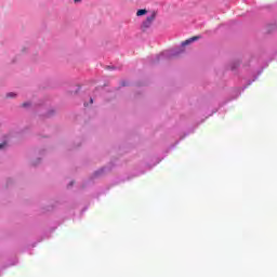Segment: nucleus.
I'll list each match as a JSON object with an SVG mask.
<instances>
[{
	"instance_id": "nucleus-1",
	"label": "nucleus",
	"mask_w": 277,
	"mask_h": 277,
	"mask_svg": "<svg viewBox=\"0 0 277 277\" xmlns=\"http://www.w3.org/2000/svg\"><path fill=\"white\" fill-rule=\"evenodd\" d=\"M155 18H157V13H153L143 22L141 29L142 31H146V29H149V27L153 26V23H155Z\"/></svg>"
},
{
	"instance_id": "nucleus-2",
	"label": "nucleus",
	"mask_w": 277,
	"mask_h": 277,
	"mask_svg": "<svg viewBox=\"0 0 277 277\" xmlns=\"http://www.w3.org/2000/svg\"><path fill=\"white\" fill-rule=\"evenodd\" d=\"M198 38L199 37H193V38L185 40L184 42H182V47H187V44H192V42H196V40H198Z\"/></svg>"
},
{
	"instance_id": "nucleus-3",
	"label": "nucleus",
	"mask_w": 277,
	"mask_h": 277,
	"mask_svg": "<svg viewBox=\"0 0 277 277\" xmlns=\"http://www.w3.org/2000/svg\"><path fill=\"white\" fill-rule=\"evenodd\" d=\"M144 14H148L146 9H141L136 12V16H144Z\"/></svg>"
},
{
	"instance_id": "nucleus-4",
	"label": "nucleus",
	"mask_w": 277,
	"mask_h": 277,
	"mask_svg": "<svg viewBox=\"0 0 277 277\" xmlns=\"http://www.w3.org/2000/svg\"><path fill=\"white\" fill-rule=\"evenodd\" d=\"M6 98H16V93L14 92L6 93Z\"/></svg>"
},
{
	"instance_id": "nucleus-5",
	"label": "nucleus",
	"mask_w": 277,
	"mask_h": 277,
	"mask_svg": "<svg viewBox=\"0 0 277 277\" xmlns=\"http://www.w3.org/2000/svg\"><path fill=\"white\" fill-rule=\"evenodd\" d=\"M31 106V103H29V102H25L23 105H22V107H30Z\"/></svg>"
},
{
	"instance_id": "nucleus-6",
	"label": "nucleus",
	"mask_w": 277,
	"mask_h": 277,
	"mask_svg": "<svg viewBox=\"0 0 277 277\" xmlns=\"http://www.w3.org/2000/svg\"><path fill=\"white\" fill-rule=\"evenodd\" d=\"M5 148V143L0 144V150H3Z\"/></svg>"
},
{
	"instance_id": "nucleus-7",
	"label": "nucleus",
	"mask_w": 277,
	"mask_h": 277,
	"mask_svg": "<svg viewBox=\"0 0 277 277\" xmlns=\"http://www.w3.org/2000/svg\"><path fill=\"white\" fill-rule=\"evenodd\" d=\"M74 3H81V0H74Z\"/></svg>"
},
{
	"instance_id": "nucleus-8",
	"label": "nucleus",
	"mask_w": 277,
	"mask_h": 277,
	"mask_svg": "<svg viewBox=\"0 0 277 277\" xmlns=\"http://www.w3.org/2000/svg\"><path fill=\"white\" fill-rule=\"evenodd\" d=\"M90 101H91V103H93V102H94L92 98H91Z\"/></svg>"
}]
</instances>
